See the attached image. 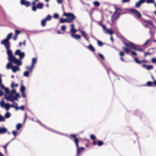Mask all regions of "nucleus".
<instances>
[{"mask_svg": "<svg viewBox=\"0 0 156 156\" xmlns=\"http://www.w3.org/2000/svg\"><path fill=\"white\" fill-rule=\"evenodd\" d=\"M20 4L22 5H24L27 7H28L30 4V2L28 1H22Z\"/></svg>", "mask_w": 156, "mask_h": 156, "instance_id": "2eb2a0df", "label": "nucleus"}, {"mask_svg": "<svg viewBox=\"0 0 156 156\" xmlns=\"http://www.w3.org/2000/svg\"><path fill=\"white\" fill-rule=\"evenodd\" d=\"M17 35L16 34H15L13 37V39L14 40H16L17 39Z\"/></svg>", "mask_w": 156, "mask_h": 156, "instance_id": "338daca9", "label": "nucleus"}, {"mask_svg": "<svg viewBox=\"0 0 156 156\" xmlns=\"http://www.w3.org/2000/svg\"><path fill=\"white\" fill-rule=\"evenodd\" d=\"M37 59L36 58H33L32 59V63L31 64V66L32 67H33L34 66V64L36 63Z\"/></svg>", "mask_w": 156, "mask_h": 156, "instance_id": "bb28decb", "label": "nucleus"}, {"mask_svg": "<svg viewBox=\"0 0 156 156\" xmlns=\"http://www.w3.org/2000/svg\"><path fill=\"white\" fill-rule=\"evenodd\" d=\"M93 3H94V5L95 6H98L100 5V4H99V2L97 1H94V2Z\"/></svg>", "mask_w": 156, "mask_h": 156, "instance_id": "e433bc0d", "label": "nucleus"}, {"mask_svg": "<svg viewBox=\"0 0 156 156\" xmlns=\"http://www.w3.org/2000/svg\"><path fill=\"white\" fill-rule=\"evenodd\" d=\"M150 41V39H148L147 40V41H146L145 43L143 44V46H145V45H146L147 44H148V43Z\"/></svg>", "mask_w": 156, "mask_h": 156, "instance_id": "a18cd8bd", "label": "nucleus"}, {"mask_svg": "<svg viewBox=\"0 0 156 156\" xmlns=\"http://www.w3.org/2000/svg\"><path fill=\"white\" fill-rule=\"evenodd\" d=\"M130 11L135 14L138 18H140L141 17V15L140 13L137 10L134 9H131Z\"/></svg>", "mask_w": 156, "mask_h": 156, "instance_id": "1a4fd4ad", "label": "nucleus"}, {"mask_svg": "<svg viewBox=\"0 0 156 156\" xmlns=\"http://www.w3.org/2000/svg\"><path fill=\"white\" fill-rule=\"evenodd\" d=\"M142 66L143 67L146 68L147 70L152 69H153V67L152 65L147 66L146 64H143Z\"/></svg>", "mask_w": 156, "mask_h": 156, "instance_id": "f3484780", "label": "nucleus"}, {"mask_svg": "<svg viewBox=\"0 0 156 156\" xmlns=\"http://www.w3.org/2000/svg\"><path fill=\"white\" fill-rule=\"evenodd\" d=\"M12 67L11 63L9 62L7 65L6 68L7 69H9L10 68H12Z\"/></svg>", "mask_w": 156, "mask_h": 156, "instance_id": "f704fd0d", "label": "nucleus"}, {"mask_svg": "<svg viewBox=\"0 0 156 156\" xmlns=\"http://www.w3.org/2000/svg\"><path fill=\"white\" fill-rule=\"evenodd\" d=\"M18 109H20L21 110L23 111L24 110L25 107L24 106L22 105V106H21L20 107H18Z\"/></svg>", "mask_w": 156, "mask_h": 156, "instance_id": "3c124183", "label": "nucleus"}, {"mask_svg": "<svg viewBox=\"0 0 156 156\" xmlns=\"http://www.w3.org/2000/svg\"><path fill=\"white\" fill-rule=\"evenodd\" d=\"M11 93L12 94H15L16 93V90L15 89H12L11 91Z\"/></svg>", "mask_w": 156, "mask_h": 156, "instance_id": "13d9d810", "label": "nucleus"}, {"mask_svg": "<svg viewBox=\"0 0 156 156\" xmlns=\"http://www.w3.org/2000/svg\"><path fill=\"white\" fill-rule=\"evenodd\" d=\"M9 142L5 146L3 147L5 150H6L7 147L8 145V144H9Z\"/></svg>", "mask_w": 156, "mask_h": 156, "instance_id": "052dcab7", "label": "nucleus"}, {"mask_svg": "<svg viewBox=\"0 0 156 156\" xmlns=\"http://www.w3.org/2000/svg\"><path fill=\"white\" fill-rule=\"evenodd\" d=\"M46 20L44 19L42 20L41 21V25L43 27H44L46 25Z\"/></svg>", "mask_w": 156, "mask_h": 156, "instance_id": "7c9ffc66", "label": "nucleus"}, {"mask_svg": "<svg viewBox=\"0 0 156 156\" xmlns=\"http://www.w3.org/2000/svg\"><path fill=\"white\" fill-rule=\"evenodd\" d=\"M68 20L67 18L66 19L61 18V19H60V20L59 22L60 23H63L66 22H67L68 23Z\"/></svg>", "mask_w": 156, "mask_h": 156, "instance_id": "393cba45", "label": "nucleus"}, {"mask_svg": "<svg viewBox=\"0 0 156 156\" xmlns=\"http://www.w3.org/2000/svg\"><path fill=\"white\" fill-rule=\"evenodd\" d=\"M144 21L146 23L152 25L154 28L155 27V26L153 24V22L151 20H144Z\"/></svg>", "mask_w": 156, "mask_h": 156, "instance_id": "dca6fc26", "label": "nucleus"}, {"mask_svg": "<svg viewBox=\"0 0 156 156\" xmlns=\"http://www.w3.org/2000/svg\"><path fill=\"white\" fill-rule=\"evenodd\" d=\"M99 25L103 28V31L104 33L109 34L111 35L113 34V32L111 29H107L105 25L101 23Z\"/></svg>", "mask_w": 156, "mask_h": 156, "instance_id": "423d86ee", "label": "nucleus"}, {"mask_svg": "<svg viewBox=\"0 0 156 156\" xmlns=\"http://www.w3.org/2000/svg\"><path fill=\"white\" fill-rule=\"evenodd\" d=\"M63 15L67 17L68 23H71L76 19V16L72 13H64Z\"/></svg>", "mask_w": 156, "mask_h": 156, "instance_id": "39448f33", "label": "nucleus"}, {"mask_svg": "<svg viewBox=\"0 0 156 156\" xmlns=\"http://www.w3.org/2000/svg\"><path fill=\"white\" fill-rule=\"evenodd\" d=\"M20 97V96H19V93H16L15 94V99L16 100H17V98L18 97Z\"/></svg>", "mask_w": 156, "mask_h": 156, "instance_id": "603ef678", "label": "nucleus"}, {"mask_svg": "<svg viewBox=\"0 0 156 156\" xmlns=\"http://www.w3.org/2000/svg\"><path fill=\"white\" fill-rule=\"evenodd\" d=\"M123 43L128 48L133 49L140 52L143 51V49L142 48H139L138 46L135 45L132 42H129L128 43H127L125 42H123Z\"/></svg>", "mask_w": 156, "mask_h": 156, "instance_id": "f03ea898", "label": "nucleus"}, {"mask_svg": "<svg viewBox=\"0 0 156 156\" xmlns=\"http://www.w3.org/2000/svg\"><path fill=\"white\" fill-rule=\"evenodd\" d=\"M22 92V96L23 98H25L26 97V94L24 92Z\"/></svg>", "mask_w": 156, "mask_h": 156, "instance_id": "6e6d98bb", "label": "nucleus"}, {"mask_svg": "<svg viewBox=\"0 0 156 156\" xmlns=\"http://www.w3.org/2000/svg\"><path fill=\"white\" fill-rule=\"evenodd\" d=\"M18 86V84H15L13 83H12L11 85V87H17Z\"/></svg>", "mask_w": 156, "mask_h": 156, "instance_id": "864d4df0", "label": "nucleus"}, {"mask_svg": "<svg viewBox=\"0 0 156 156\" xmlns=\"http://www.w3.org/2000/svg\"><path fill=\"white\" fill-rule=\"evenodd\" d=\"M98 55L101 58V59L103 60H104V56L101 54L100 53H99L98 54Z\"/></svg>", "mask_w": 156, "mask_h": 156, "instance_id": "4d7b16f0", "label": "nucleus"}, {"mask_svg": "<svg viewBox=\"0 0 156 156\" xmlns=\"http://www.w3.org/2000/svg\"><path fill=\"white\" fill-rule=\"evenodd\" d=\"M5 98L7 100H10L12 102H14V100H16L15 97L12 95H5Z\"/></svg>", "mask_w": 156, "mask_h": 156, "instance_id": "9d476101", "label": "nucleus"}, {"mask_svg": "<svg viewBox=\"0 0 156 156\" xmlns=\"http://www.w3.org/2000/svg\"><path fill=\"white\" fill-rule=\"evenodd\" d=\"M12 133L15 136H16L17 135V132L16 130H13L12 132Z\"/></svg>", "mask_w": 156, "mask_h": 156, "instance_id": "de8ad7c7", "label": "nucleus"}, {"mask_svg": "<svg viewBox=\"0 0 156 156\" xmlns=\"http://www.w3.org/2000/svg\"><path fill=\"white\" fill-rule=\"evenodd\" d=\"M0 87L2 89H4L5 87L4 85L2 83L0 84Z\"/></svg>", "mask_w": 156, "mask_h": 156, "instance_id": "bf43d9fd", "label": "nucleus"}, {"mask_svg": "<svg viewBox=\"0 0 156 156\" xmlns=\"http://www.w3.org/2000/svg\"><path fill=\"white\" fill-rule=\"evenodd\" d=\"M12 71L14 73H15L16 71L20 70L19 68L16 66H12Z\"/></svg>", "mask_w": 156, "mask_h": 156, "instance_id": "4be33fe9", "label": "nucleus"}, {"mask_svg": "<svg viewBox=\"0 0 156 156\" xmlns=\"http://www.w3.org/2000/svg\"><path fill=\"white\" fill-rule=\"evenodd\" d=\"M72 37L75 38L76 39H80L81 37L80 35L78 34H71Z\"/></svg>", "mask_w": 156, "mask_h": 156, "instance_id": "aec40b11", "label": "nucleus"}, {"mask_svg": "<svg viewBox=\"0 0 156 156\" xmlns=\"http://www.w3.org/2000/svg\"><path fill=\"white\" fill-rule=\"evenodd\" d=\"M153 83L151 81H148L147 82V84L145 85V86L150 87L153 86Z\"/></svg>", "mask_w": 156, "mask_h": 156, "instance_id": "cd10ccee", "label": "nucleus"}, {"mask_svg": "<svg viewBox=\"0 0 156 156\" xmlns=\"http://www.w3.org/2000/svg\"><path fill=\"white\" fill-rule=\"evenodd\" d=\"M43 6L44 4L43 3L41 2L38 3L37 5V6H36V10L37 8L39 9H42L43 8Z\"/></svg>", "mask_w": 156, "mask_h": 156, "instance_id": "a211bd4d", "label": "nucleus"}, {"mask_svg": "<svg viewBox=\"0 0 156 156\" xmlns=\"http://www.w3.org/2000/svg\"><path fill=\"white\" fill-rule=\"evenodd\" d=\"M90 138L93 140H94L96 138V137H95V136L93 135H91V136H90Z\"/></svg>", "mask_w": 156, "mask_h": 156, "instance_id": "5fc2aeb1", "label": "nucleus"}, {"mask_svg": "<svg viewBox=\"0 0 156 156\" xmlns=\"http://www.w3.org/2000/svg\"><path fill=\"white\" fill-rule=\"evenodd\" d=\"M98 42V46H102L103 45V43L100 41L97 40Z\"/></svg>", "mask_w": 156, "mask_h": 156, "instance_id": "a19ab883", "label": "nucleus"}, {"mask_svg": "<svg viewBox=\"0 0 156 156\" xmlns=\"http://www.w3.org/2000/svg\"><path fill=\"white\" fill-rule=\"evenodd\" d=\"M12 102L13 103V104L11 105V107L13 108H15L16 110H18V108L17 103L15 102Z\"/></svg>", "mask_w": 156, "mask_h": 156, "instance_id": "412c9836", "label": "nucleus"}, {"mask_svg": "<svg viewBox=\"0 0 156 156\" xmlns=\"http://www.w3.org/2000/svg\"><path fill=\"white\" fill-rule=\"evenodd\" d=\"M80 31L81 34L84 37V38L87 41H89V40L87 38V35L84 31L81 30H80Z\"/></svg>", "mask_w": 156, "mask_h": 156, "instance_id": "4468645a", "label": "nucleus"}, {"mask_svg": "<svg viewBox=\"0 0 156 156\" xmlns=\"http://www.w3.org/2000/svg\"><path fill=\"white\" fill-rule=\"evenodd\" d=\"M36 2L34 1L32 3V10L33 11H36V6H35L36 4Z\"/></svg>", "mask_w": 156, "mask_h": 156, "instance_id": "b1692460", "label": "nucleus"}, {"mask_svg": "<svg viewBox=\"0 0 156 156\" xmlns=\"http://www.w3.org/2000/svg\"><path fill=\"white\" fill-rule=\"evenodd\" d=\"M57 3L59 4H61L62 2V0H57Z\"/></svg>", "mask_w": 156, "mask_h": 156, "instance_id": "680f3d73", "label": "nucleus"}, {"mask_svg": "<svg viewBox=\"0 0 156 156\" xmlns=\"http://www.w3.org/2000/svg\"><path fill=\"white\" fill-rule=\"evenodd\" d=\"M58 15L57 13H55L54 14L53 17L55 19H57L58 18Z\"/></svg>", "mask_w": 156, "mask_h": 156, "instance_id": "8fccbe9b", "label": "nucleus"}, {"mask_svg": "<svg viewBox=\"0 0 156 156\" xmlns=\"http://www.w3.org/2000/svg\"><path fill=\"white\" fill-rule=\"evenodd\" d=\"M6 104L3 101H0V106L2 107H4Z\"/></svg>", "mask_w": 156, "mask_h": 156, "instance_id": "72a5a7b5", "label": "nucleus"}, {"mask_svg": "<svg viewBox=\"0 0 156 156\" xmlns=\"http://www.w3.org/2000/svg\"><path fill=\"white\" fill-rule=\"evenodd\" d=\"M7 51V53L8 56V60L10 63L14 62L15 64L18 66H20L22 64L21 61L19 59H17L12 55V52L9 48L6 49Z\"/></svg>", "mask_w": 156, "mask_h": 156, "instance_id": "f257e3e1", "label": "nucleus"}, {"mask_svg": "<svg viewBox=\"0 0 156 156\" xmlns=\"http://www.w3.org/2000/svg\"><path fill=\"white\" fill-rule=\"evenodd\" d=\"M88 48L89 49L92 51H95V49L93 47V46L91 44L89 45Z\"/></svg>", "mask_w": 156, "mask_h": 156, "instance_id": "c756f323", "label": "nucleus"}, {"mask_svg": "<svg viewBox=\"0 0 156 156\" xmlns=\"http://www.w3.org/2000/svg\"><path fill=\"white\" fill-rule=\"evenodd\" d=\"M152 62L153 63L156 62V59L155 58H153L151 60Z\"/></svg>", "mask_w": 156, "mask_h": 156, "instance_id": "0e129e2a", "label": "nucleus"}, {"mask_svg": "<svg viewBox=\"0 0 156 156\" xmlns=\"http://www.w3.org/2000/svg\"><path fill=\"white\" fill-rule=\"evenodd\" d=\"M11 107V105L9 104H6V105L4 107H5L6 109L7 110L9 109Z\"/></svg>", "mask_w": 156, "mask_h": 156, "instance_id": "c85d7f7f", "label": "nucleus"}, {"mask_svg": "<svg viewBox=\"0 0 156 156\" xmlns=\"http://www.w3.org/2000/svg\"><path fill=\"white\" fill-rule=\"evenodd\" d=\"M11 116V114L9 112H7L5 115V117L6 118H9Z\"/></svg>", "mask_w": 156, "mask_h": 156, "instance_id": "2f4dec72", "label": "nucleus"}, {"mask_svg": "<svg viewBox=\"0 0 156 156\" xmlns=\"http://www.w3.org/2000/svg\"><path fill=\"white\" fill-rule=\"evenodd\" d=\"M33 67H32L31 66V67H30L28 66H26V68L28 69L30 72H31L33 69Z\"/></svg>", "mask_w": 156, "mask_h": 156, "instance_id": "ea45409f", "label": "nucleus"}, {"mask_svg": "<svg viewBox=\"0 0 156 156\" xmlns=\"http://www.w3.org/2000/svg\"><path fill=\"white\" fill-rule=\"evenodd\" d=\"M126 12L121 8H118V17L120 15L125 14Z\"/></svg>", "mask_w": 156, "mask_h": 156, "instance_id": "9b49d317", "label": "nucleus"}, {"mask_svg": "<svg viewBox=\"0 0 156 156\" xmlns=\"http://www.w3.org/2000/svg\"><path fill=\"white\" fill-rule=\"evenodd\" d=\"M5 121V118H0V121Z\"/></svg>", "mask_w": 156, "mask_h": 156, "instance_id": "774afa93", "label": "nucleus"}, {"mask_svg": "<svg viewBox=\"0 0 156 156\" xmlns=\"http://www.w3.org/2000/svg\"><path fill=\"white\" fill-rule=\"evenodd\" d=\"M4 89L7 94H9V90L8 88L7 87H5Z\"/></svg>", "mask_w": 156, "mask_h": 156, "instance_id": "09e8293b", "label": "nucleus"}, {"mask_svg": "<svg viewBox=\"0 0 156 156\" xmlns=\"http://www.w3.org/2000/svg\"><path fill=\"white\" fill-rule=\"evenodd\" d=\"M15 54L16 55H19L20 56V59H22L25 55V53L24 52H21L20 50H17L16 51Z\"/></svg>", "mask_w": 156, "mask_h": 156, "instance_id": "6e6552de", "label": "nucleus"}, {"mask_svg": "<svg viewBox=\"0 0 156 156\" xmlns=\"http://www.w3.org/2000/svg\"><path fill=\"white\" fill-rule=\"evenodd\" d=\"M130 49V48H128L126 47H124L123 48V49L127 54H128L129 52H131V55H136V53L134 51H131Z\"/></svg>", "mask_w": 156, "mask_h": 156, "instance_id": "0eeeda50", "label": "nucleus"}, {"mask_svg": "<svg viewBox=\"0 0 156 156\" xmlns=\"http://www.w3.org/2000/svg\"><path fill=\"white\" fill-rule=\"evenodd\" d=\"M119 55L121 56L120 58V59L122 61H124V60L122 57L123 56H124V54L123 52L121 51L119 53Z\"/></svg>", "mask_w": 156, "mask_h": 156, "instance_id": "a878e982", "label": "nucleus"}, {"mask_svg": "<svg viewBox=\"0 0 156 156\" xmlns=\"http://www.w3.org/2000/svg\"><path fill=\"white\" fill-rule=\"evenodd\" d=\"M25 89V87L23 85H21L20 88V91L21 92H24Z\"/></svg>", "mask_w": 156, "mask_h": 156, "instance_id": "58836bf2", "label": "nucleus"}, {"mask_svg": "<svg viewBox=\"0 0 156 156\" xmlns=\"http://www.w3.org/2000/svg\"><path fill=\"white\" fill-rule=\"evenodd\" d=\"M103 144V143L102 141L99 140L98 142V146H101Z\"/></svg>", "mask_w": 156, "mask_h": 156, "instance_id": "79ce46f5", "label": "nucleus"}, {"mask_svg": "<svg viewBox=\"0 0 156 156\" xmlns=\"http://www.w3.org/2000/svg\"><path fill=\"white\" fill-rule=\"evenodd\" d=\"M117 12V8H115V13L112 16V21H114L117 18V16L116 15V14Z\"/></svg>", "mask_w": 156, "mask_h": 156, "instance_id": "6ab92c4d", "label": "nucleus"}, {"mask_svg": "<svg viewBox=\"0 0 156 156\" xmlns=\"http://www.w3.org/2000/svg\"><path fill=\"white\" fill-rule=\"evenodd\" d=\"M71 137H73L74 139V141L75 143L76 147L77 148V155H79L81 152L84 150V148L83 147L79 148V147L78 143L79 142V140L78 138L76 137V136L75 134H72L70 135Z\"/></svg>", "mask_w": 156, "mask_h": 156, "instance_id": "20e7f679", "label": "nucleus"}, {"mask_svg": "<svg viewBox=\"0 0 156 156\" xmlns=\"http://www.w3.org/2000/svg\"><path fill=\"white\" fill-rule=\"evenodd\" d=\"M71 28L70 29V32L73 33H76V30L74 28V25L73 24H72L71 25Z\"/></svg>", "mask_w": 156, "mask_h": 156, "instance_id": "5701e85b", "label": "nucleus"}, {"mask_svg": "<svg viewBox=\"0 0 156 156\" xmlns=\"http://www.w3.org/2000/svg\"><path fill=\"white\" fill-rule=\"evenodd\" d=\"M151 53L149 52H144V56L145 57H146L147 55H151Z\"/></svg>", "mask_w": 156, "mask_h": 156, "instance_id": "49530a36", "label": "nucleus"}, {"mask_svg": "<svg viewBox=\"0 0 156 156\" xmlns=\"http://www.w3.org/2000/svg\"><path fill=\"white\" fill-rule=\"evenodd\" d=\"M134 61L136 63L139 64H140L142 62H144L145 63L147 62V61L144 60H142L141 61H140L137 58H135L134 59Z\"/></svg>", "mask_w": 156, "mask_h": 156, "instance_id": "ddd939ff", "label": "nucleus"}, {"mask_svg": "<svg viewBox=\"0 0 156 156\" xmlns=\"http://www.w3.org/2000/svg\"><path fill=\"white\" fill-rule=\"evenodd\" d=\"M66 29V27L65 26H62L61 27V30H64Z\"/></svg>", "mask_w": 156, "mask_h": 156, "instance_id": "e2e57ef3", "label": "nucleus"}, {"mask_svg": "<svg viewBox=\"0 0 156 156\" xmlns=\"http://www.w3.org/2000/svg\"><path fill=\"white\" fill-rule=\"evenodd\" d=\"M7 131V129L5 127H0V134L6 133Z\"/></svg>", "mask_w": 156, "mask_h": 156, "instance_id": "f8f14e48", "label": "nucleus"}, {"mask_svg": "<svg viewBox=\"0 0 156 156\" xmlns=\"http://www.w3.org/2000/svg\"><path fill=\"white\" fill-rule=\"evenodd\" d=\"M141 3L139 2H137L135 5L136 7L139 8L140 6Z\"/></svg>", "mask_w": 156, "mask_h": 156, "instance_id": "37998d69", "label": "nucleus"}, {"mask_svg": "<svg viewBox=\"0 0 156 156\" xmlns=\"http://www.w3.org/2000/svg\"><path fill=\"white\" fill-rule=\"evenodd\" d=\"M22 125L21 124H18L16 126V128L17 130H19L21 128Z\"/></svg>", "mask_w": 156, "mask_h": 156, "instance_id": "4c0bfd02", "label": "nucleus"}, {"mask_svg": "<svg viewBox=\"0 0 156 156\" xmlns=\"http://www.w3.org/2000/svg\"><path fill=\"white\" fill-rule=\"evenodd\" d=\"M12 34L9 33L5 39L2 40L1 42L2 44L4 45L6 49L9 48L10 47V42L9 40L11 38Z\"/></svg>", "mask_w": 156, "mask_h": 156, "instance_id": "7ed1b4c3", "label": "nucleus"}, {"mask_svg": "<svg viewBox=\"0 0 156 156\" xmlns=\"http://www.w3.org/2000/svg\"><path fill=\"white\" fill-rule=\"evenodd\" d=\"M29 72L28 71H25L23 74V76L26 77H27L29 76Z\"/></svg>", "mask_w": 156, "mask_h": 156, "instance_id": "c9c22d12", "label": "nucleus"}, {"mask_svg": "<svg viewBox=\"0 0 156 156\" xmlns=\"http://www.w3.org/2000/svg\"><path fill=\"white\" fill-rule=\"evenodd\" d=\"M15 33L17 35V34H19L20 33V31L19 30H15Z\"/></svg>", "mask_w": 156, "mask_h": 156, "instance_id": "69168bd1", "label": "nucleus"}, {"mask_svg": "<svg viewBox=\"0 0 156 156\" xmlns=\"http://www.w3.org/2000/svg\"><path fill=\"white\" fill-rule=\"evenodd\" d=\"M51 16L49 15H48L44 19L46 21H49L51 20Z\"/></svg>", "mask_w": 156, "mask_h": 156, "instance_id": "473e14b6", "label": "nucleus"}, {"mask_svg": "<svg viewBox=\"0 0 156 156\" xmlns=\"http://www.w3.org/2000/svg\"><path fill=\"white\" fill-rule=\"evenodd\" d=\"M154 0H147V2L148 3H154Z\"/></svg>", "mask_w": 156, "mask_h": 156, "instance_id": "c03bdc74", "label": "nucleus"}]
</instances>
